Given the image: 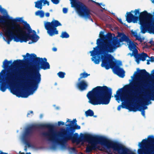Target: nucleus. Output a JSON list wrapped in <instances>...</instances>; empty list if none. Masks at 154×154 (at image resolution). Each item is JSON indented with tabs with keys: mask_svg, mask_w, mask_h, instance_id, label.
I'll return each mask as SVG.
<instances>
[{
	"mask_svg": "<svg viewBox=\"0 0 154 154\" xmlns=\"http://www.w3.org/2000/svg\"><path fill=\"white\" fill-rule=\"evenodd\" d=\"M103 34V32H100V38L97 40V46L89 52L92 58H114L108 53L113 52L115 49L120 47V43L123 42L126 38L125 35L123 33L119 32L117 37L114 38L110 33L106 35Z\"/></svg>",
	"mask_w": 154,
	"mask_h": 154,
	"instance_id": "f257e3e1",
	"label": "nucleus"
},
{
	"mask_svg": "<svg viewBox=\"0 0 154 154\" xmlns=\"http://www.w3.org/2000/svg\"><path fill=\"white\" fill-rule=\"evenodd\" d=\"M137 70L138 72H135L132 78L137 76L141 81L137 82L134 81L130 85H125L124 89H119L116 91L115 97L117 98L120 96L122 101H127L133 103L136 96L143 93L146 88L144 80L149 77L150 75L145 69L140 70L137 68Z\"/></svg>",
	"mask_w": 154,
	"mask_h": 154,
	"instance_id": "f03ea898",
	"label": "nucleus"
},
{
	"mask_svg": "<svg viewBox=\"0 0 154 154\" xmlns=\"http://www.w3.org/2000/svg\"><path fill=\"white\" fill-rule=\"evenodd\" d=\"M26 24L23 27H21L19 24H16L14 26H11L10 29L8 30L5 32V36L6 37V41L8 44H10L13 39L17 42H26L29 40L32 41L29 44L35 42L39 38V37L36 34H31L32 29L29 25L25 22Z\"/></svg>",
	"mask_w": 154,
	"mask_h": 154,
	"instance_id": "7ed1b4c3",
	"label": "nucleus"
},
{
	"mask_svg": "<svg viewBox=\"0 0 154 154\" xmlns=\"http://www.w3.org/2000/svg\"><path fill=\"white\" fill-rule=\"evenodd\" d=\"M66 122H69V124H66V125L67 127V129L62 128L60 131L57 133L55 132L56 138V141L55 142H57L62 146H64L66 143L69 140H71L72 143L75 142L79 143L81 142L82 139V138L83 135L85 134H81L79 137L77 133H75L74 134L75 129H80L81 127L77 125V120L76 119H74L72 121H70L69 119H67Z\"/></svg>",
	"mask_w": 154,
	"mask_h": 154,
	"instance_id": "20e7f679",
	"label": "nucleus"
},
{
	"mask_svg": "<svg viewBox=\"0 0 154 154\" xmlns=\"http://www.w3.org/2000/svg\"><path fill=\"white\" fill-rule=\"evenodd\" d=\"M112 89L106 86H97L88 92L87 96L88 102L94 105H107L111 100Z\"/></svg>",
	"mask_w": 154,
	"mask_h": 154,
	"instance_id": "39448f33",
	"label": "nucleus"
},
{
	"mask_svg": "<svg viewBox=\"0 0 154 154\" xmlns=\"http://www.w3.org/2000/svg\"><path fill=\"white\" fill-rule=\"evenodd\" d=\"M48 128L49 129L47 132H44L42 133V135L46 137L48 140L52 142L56 141L55 134L54 131V126L48 124H33L26 128L23 135V140L28 147L31 146V144L29 142L28 139L32 136L35 129H43Z\"/></svg>",
	"mask_w": 154,
	"mask_h": 154,
	"instance_id": "423d86ee",
	"label": "nucleus"
},
{
	"mask_svg": "<svg viewBox=\"0 0 154 154\" xmlns=\"http://www.w3.org/2000/svg\"><path fill=\"white\" fill-rule=\"evenodd\" d=\"M32 74L33 73L31 71H25L23 75H26V77L22 76L21 79L22 82L29 84V87L31 90L30 93L27 92L26 89H23L22 91L19 92L18 94L17 93L14 89L11 90V92L19 97L27 98L31 94H32L37 89L41 80V75L38 71L35 72L33 77H32Z\"/></svg>",
	"mask_w": 154,
	"mask_h": 154,
	"instance_id": "0eeeda50",
	"label": "nucleus"
},
{
	"mask_svg": "<svg viewBox=\"0 0 154 154\" xmlns=\"http://www.w3.org/2000/svg\"><path fill=\"white\" fill-rule=\"evenodd\" d=\"M81 142H88L91 143L90 145L87 146L86 152L90 153L92 150H96L98 148L97 145L100 144L102 146H106V138L103 136H93L92 135L86 134L83 135Z\"/></svg>",
	"mask_w": 154,
	"mask_h": 154,
	"instance_id": "6e6552de",
	"label": "nucleus"
},
{
	"mask_svg": "<svg viewBox=\"0 0 154 154\" xmlns=\"http://www.w3.org/2000/svg\"><path fill=\"white\" fill-rule=\"evenodd\" d=\"M138 146L140 148L137 150L138 154H154V137L149 136L147 139L139 143Z\"/></svg>",
	"mask_w": 154,
	"mask_h": 154,
	"instance_id": "1a4fd4ad",
	"label": "nucleus"
},
{
	"mask_svg": "<svg viewBox=\"0 0 154 154\" xmlns=\"http://www.w3.org/2000/svg\"><path fill=\"white\" fill-rule=\"evenodd\" d=\"M6 73L5 69H3L0 72V90L3 92L6 91L8 87H11L16 81V76L14 72L8 73L4 79L2 77L4 76Z\"/></svg>",
	"mask_w": 154,
	"mask_h": 154,
	"instance_id": "9d476101",
	"label": "nucleus"
},
{
	"mask_svg": "<svg viewBox=\"0 0 154 154\" xmlns=\"http://www.w3.org/2000/svg\"><path fill=\"white\" fill-rule=\"evenodd\" d=\"M108 148H112L118 154H127L131 152V150L122 144L116 142H112L106 138V146Z\"/></svg>",
	"mask_w": 154,
	"mask_h": 154,
	"instance_id": "9b49d317",
	"label": "nucleus"
},
{
	"mask_svg": "<svg viewBox=\"0 0 154 154\" xmlns=\"http://www.w3.org/2000/svg\"><path fill=\"white\" fill-rule=\"evenodd\" d=\"M61 26V24L58 20L54 19L51 22H47L44 24V26L47 30V33L51 36L58 34L57 27Z\"/></svg>",
	"mask_w": 154,
	"mask_h": 154,
	"instance_id": "f8f14e48",
	"label": "nucleus"
},
{
	"mask_svg": "<svg viewBox=\"0 0 154 154\" xmlns=\"http://www.w3.org/2000/svg\"><path fill=\"white\" fill-rule=\"evenodd\" d=\"M72 7L75 8L78 13L80 16L84 17L86 18L89 19L93 22L90 15V10L82 3L78 1Z\"/></svg>",
	"mask_w": 154,
	"mask_h": 154,
	"instance_id": "ddd939ff",
	"label": "nucleus"
},
{
	"mask_svg": "<svg viewBox=\"0 0 154 154\" xmlns=\"http://www.w3.org/2000/svg\"><path fill=\"white\" fill-rule=\"evenodd\" d=\"M8 21L9 22H10L12 23V25L10 26L9 28H8L6 31L5 33L9 29H10L11 27L14 26L16 24V23L17 22H21L23 23L24 24L25 26L27 23L26 21L23 20L22 18H17L15 19H13L11 17H10L8 15L2 16H0V23H5L6 21Z\"/></svg>",
	"mask_w": 154,
	"mask_h": 154,
	"instance_id": "4468645a",
	"label": "nucleus"
},
{
	"mask_svg": "<svg viewBox=\"0 0 154 154\" xmlns=\"http://www.w3.org/2000/svg\"><path fill=\"white\" fill-rule=\"evenodd\" d=\"M117 61L115 58H102L101 66L107 70L112 69Z\"/></svg>",
	"mask_w": 154,
	"mask_h": 154,
	"instance_id": "2eb2a0df",
	"label": "nucleus"
},
{
	"mask_svg": "<svg viewBox=\"0 0 154 154\" xmlns=\"http://www.w3.org/2000/svg\"><path fill=\"white\" fill-rule=\"evenodd\" d=\"M141 25V32L142 33H145L147 31L150 33H153L154 34V25L151 22H143L140 23Z\"/></svg>",
	"mask_w": 154,
	"mask_h": 154,
	"instance_id": "dca6fc26",
	"label": "nucleus"
},
{
	"mask_svg": "<svg viewBox=\"0 0 154 154\" xmlns=\"http://www.w3.org/2000/svg\"><path fill=\"white\" fill-rule=\"evenodd\" d=\"M140 9H135L134 11V15L131 12H133V11L131 12H127L126 16V20L128 23H130L132 22L134 23H136L138 20V16H137V14H139V10Z\"/></svg>",
	"mask_w": 154,
	"mask_h": 154,
	"instance_id": "f3484780",
	"label": "nucleus"
},
{
	"mask_svg": "<svg viewBox=\"0 0 154 154\" xmlns=\"http://www.w3.org/2000/svg\"><path fill=\"white\" fill-rule=\"evenodd\" d=\"M118 62L117 61L112 69L114 74L119 77L123 78L125 75V72L122 68L120 67L119 64L118 63Z\"/></svg>",
	"mask_w": 154,
	"mask_h": 154,
	"instance_id": "a211bd4d",
	"label": "nucleus"
},
{
	"mask_svg": "<svg viewBox=\"0 0 154 154\" xmlns=\"http://www.w3.org/2000/svg\"><path fill=\"white\" fill-rule=\"evenodd\" d=\"M125 37L126 38H125V39H125L123 42L125 41L128 44V47L130 50L131 51H132V53H129L128 54V55H130V57H132L134 56L133 52H134V50L135 51L136 50H137L136 48V46L134 44V43L126 35Z\"/></svg>",
	"mask_w": 154,
	"mask_h": 154,
	"instance_id": "6ab92c4d",
	"label": "nucleus"
},
{
	"mask_svg": "<svg viewBox=\"0 0 154 154\" xmlns=\"http://www.w3.org/2000/svg\"><path fill=\"white\" fill-rule=\"evenodd\" d=\"M152 17V15L151 14L148 13L146 11H145L140 13L138 20H139L140 23H142L145 22V20L149 19Z\"/></svg>",
	"mask_w": 154,
	"mask_h": 154,
	"instance_id": "aec40b11",
	"label": "nucleus"
},
{
	"mask_svg": "<svg viewBox=\"0 0 154 154\" xmlns=\"http://www.w3.org/2000/svg\"><path fill=\"white\" fill-rule=\"evenodd\" d=\"M141 104L143 106L141 105H138L136 107L137 108H142V110H144L147 108V107L146 105H148L149 104H150L151 102L150 101V99H144L143 98H140L139 99Z\"/></svg>",
	"mask_w": 154,
	"mask_h": 154,
	"instance_id": "412c9836",
	"label": "nucleus"
},
{
	"mask_svg": "<svg viewBox=\"0 0 154 154\" xmlns=\"http://www.w3.org/2000/svg\"><path fill=\"white\" fill-rule=\"evenodd\" d=\"M151 72L152 73L151 76L152 79L151 80V82L152 85L151 86V91L149 93L148 96L150 100L154 101V83L153 81L154 78L153 76V75H154V69L152 70Z\"/></svg>",
	"mask_w": 154,
	"mask_h": 154,
	"instance_id": "4be33fe9",
	"label": "nucleus"
},
{
	"mask_svg": "<svg viewBox=\"0 0 154 154\" xmlns=\"http://www.w3.org/2000/svg\"><path fill=\"white\" fill-rule=\"evenodd\" d=\"M133 57L134 58H154V57L152 56L149 57L147 54L144 52L139 54L137 50H134Z\"/></svg>",
	"mask_w": 154,
	"mask_h": 154,
	"instance_id": "5701e85b",
	"label": "nucleus"
},
{
	"mask_svg": "<svg viewBox=\"0 0 154 154\" xmlns=\"http://www.w3.org/2000/svg\"><path fill=\"white\" fill-rule=\"evenodd\" d=\"M88 86L87 83L84 80L80 81L77 84L78 88L81 91L85 90Z\"/></svg>",
	"mask_w": 154,
	"mask_h": 154,
	"instance_id": "b1692460",
	"label": "nucleus"
},
{
	"mask_svg": "<svg viewBox=\"0 0 154 154\" xmlns=\"http://www.w3.org/2000/svg\"><path fill=\"white\" fill-rule=\"evenodd\" d=\"M39 64L40 65L41 68L44 70L50 69V66L49 63L48 62L43 61V60L40 61Z\"/></svg>",
	"mask_w": 154,
	"mask_h": 154,
	"instance_id": "393cba45",
	"label": "nucleus"
},
{
	"mask_svg": "<svg viewBox=\"0 0 154 154\" xmlns=\"http://www.w3.org/2000/svg\"><path fill=\"white\" fill-rule=\"evenodd\" d=\"M128 109L130 111H133L134 112H135L137 111L141 112V114L143 116H145V111L144 110H142V108H137L136 106H133V107L131 106L128 108Z\"/></svg>",
	"mask_w": 154,
	"mask_h": 154,
	"instance_id": "a878e982",
	"label": "nucleus"
},
{
	"mask_svg": "<svg viewBox=\"0 0 154 154\" xmlns=\"http://www.w3.org/2000/svg\"><path fill=\"white\" fill-rule=\"evenodd\" d=\"M44 0H38L35 2V7L38 9H41L42 7V3Z\"/></svg>",
	"mask_w": 154,
	"mask_h": 154,
	"instance_id": "bb28decb",
	"label": "nucleus"
},
{
	"mask_svg": "<svg viewBox=\"0 0 154 154\" xmlns=\"http://www.w3.org/2000/svg\"><path fill=\"white\" fill-rule=\"evenodd\" d=\"M22 57L23 58H40L37 57L36 55L34 53L30 54L29 53H26L25 55H22Z\"/></svg>",
	"mask_w": 154,
	"mask_h": 154,
	"instance_id": "cd10ccee",
	"label": "nucleus"
},
{
	"mask_svg": "<svg viewBox=\"0 0 154 154\" xmlns=\"http://www.w3.org/2000/svg\"><path fill=\"white\" fill-rule=\"evenodd\" d=\"M90 75V74H88L85 72L80 74V77L78 79V81H80L81 79L83 78H87L88 76Z\"/></svg>",
	"mask_w": 154,
	"mask_h": 154,
	"instance_id": "c85d7f7f",
	"label": "nucleus"
},
{
	"mask_svg": "<svg viewBox=\"0 0 154 154\" xmlns=\"http://www.w3.org/2000/svg\"><path fill=\"white\" fill-rule=\"evenodd\" d=\"M86 116H92L94 115V112L91 109H89L85 112Z\"/></svg>",
	"mask_w": 154,
	"mask_h": 154,
	"instance_id": "c756f323",
	"label": "nucleus"
},
{
	"mask_svg": "<svg viewBox=\"0 0 154 154\" xmlns=\"http://www.w3.org/2000/svg\"><path fill=\"white\" fill-rule=\"evenodd\" d=\"M44 12L42 11H38L35 12V15L37 16H39L40 17H43L44 16Z\"/></svg>",
	"mask_w": 154,
	"mask_h": 154,
	"instance_id": "7c9ffc66",
	"label": "nucleus"
},
{
	"mask_svg": "<svg viewBox=\"0 0 154 154\" xmlns=\"http://www.w3.org/2000/svg\"><path fill=\"white\" fill-rule=\"evenodd\" d=\"M10 62L7 60H5L3 63V67L5 69H8L9 67Z\"/></svg>",
	"mask_w": 154,
	"mask_h": 154,
	"instance_id": "2f4dec72",
	"label": "nucleus"
},
{
	"mask_svg": "<svg viewBox=\"0 0 154 154\" xmlns=\"http://www.w3.org/2000/svg\"><path fill=\"white\" fill-rule=\"evenodd\" d=\"M69 36V34L66 32H62L60 37L62 38H67Z\"/></svg>",
	"mask_w": 154,
	"mask_h": 154,
	"instance_id": "473e14b6",
	"label": "nucleus"
},
{
	"mask_svg": "<svg viewBox=\"0 0 154 154\" xmlns=\"http://www.w3.org/2000/svg\"><path fill=\"white\" fill-rule=\"evenodd\" d=\"M23 60H43V61L47 62V58H23Z\"/></svg>",
	"mask_w": 154,
	"mask_h": 154,
	"instance_id": "72a5a7b5",
	"label": "nucleus"
},
{
	"mask_svg": "<svg viewBox=\"0 0 154 154\" xmlns=\"http://www.w3.org/2000/svg\"><path fill=\"white\" fill-rule=\"evenodd\" d=\"M102 58H91L92 61H93L95 64H98L100 62L102 61Z\"/></svg>",
	"mask_w": 154,
	"mask_h": 154,
	"instance_id": "f704fd0d",
	"label": "nucleus"
},
{
	"mask_svg": "<svg viewBox=\"0 0 154 154\" xmlns=\"http://www.w3.org/2000/svg\"><path fill=\"white\" fill-rule=\"evenodd\" d=\"M57 75L61 78H63L64 77L65 73L62 72H59L57 73Z\"/></svg>",
	"mask_w": 154,
	"mask_h": 154,
	"instance_id": "c9c22d12",
	"label": "nucleus"
},
{
	"mask_svg": "<svg viewBox=\"0 0 154 154\" xmlns=\"http://www.w3.org/2000/svg\"><path fill=\"white\" fill-rule=\"evenodd\" d=\"M125 104L123 102H122V103L121 105H119L117 108V109L118 110L120 111V110L121 107H122V108H125Z\"/></svg>",
	"mask_w": 154,
	"mask_h": 154,
	"instance_id": "e433bc0d",
	"label": "nucleus"
},
{
	"mask_svg": "<svg viewBox=\"0 0 154 154\" xmlns=\"http://www.w3.org/2000/svg\"><path fill=\"white\" fill-rule=\"evenodd\" d=\"M0 12L2 14H7L6 11L4 8H2L1 5H0Z\"/></svg>",
	"mask_w": 154,
	"mask_h": 154,
	"instance_id": "4c0bfd02",
	"label": "nucleus"
},
{
	"mask_svg": "<svg viewBox=\"0 0 154 154\" xmlns=\"http://www.w3.org/2000/svg\"><path fill=\"white\" fill-rule=\"evenodd\" d=\"M71 1V7H72L77 2V0H70Z\"/></svg>",
	"mask_w": 154,
	"mask_h": 154,
	"instance_id": "58836bf2",
	"label": "nucleus"
},
{
	"mask_svg": "<svg viewBox=\"0 0 154 154\" xmlns=\"http://www.w3.org/2000/svg\"><path fill=\"white\" fill-rule=\"evenodd\" d=\"M135 37L136 38L137 40L140 42H143V40L140 36L137 35Z\"/></svg>",
	"mask_w": 154,
	"mask_h": 154,
	"instance_id": "ea45409f",
	"label": "nucleus"
},
{
	"mask_svg": "<svg viewBox=\"0 0 154 154\" xmlns=\"http://www.w3.org/2000/svg\"><path fill=\"white\" fill-rule=\"evenodd\" d=\"M53 3L55 4H57L59 3L60 0H51Z\"/></svg>",
	"mask_w": 154,
	"mask_h": 154,
	"instance_id": "a19ab883",
	"label": "nucleus"
},
{
	"mask_svg": "<svg viewBox=\"0 0 154 154\" xmlns=\"http://www.w3.org/2000/svg\"><path fill=\"white\" fill-rule=\"evenodd\" d=\"M65 125L64 122L62 121H60L58 122V125L59 126H60L61 125Z\"/></svg>",
	"mask_w": 154,
	"mask_h": 154,
	"instance_id": "79ce46f5",
	"label": "nucleus"
},
{
	"mask_svg": "<svg viewBox=\"0 0 154 154\" xmlns=\"http://www.w3.org/2000/svg\"><path fill=\"white\" fill-rule=\"evenodd\" d=\"M131 33L134 37H135L137 35V32H136L133 31L132 30L131 31Z\"/></svg>",
	"mask_w": 154,
	"mask_h": 154,
	"instance_id": "37998d69",
	"label": "nucleus"
},
{
	"mask_svg": "<svg viewBox=\"0 0 154 154\" xmlns=\"http://www.w3.org/2000/svg\"><path fill=\"white\" fill-rule=\"evenodd\" d=\"M63 12L64 14H66L67 12L68 9L66 8H63Z\"/></svg>",
	"mask_w": 154,
	"mask_h": 154,
	"instance_id": "c03bdc74",
	"label": "nucleus"
},
{
	"mask_svg": "<svg viewBox=\"0 0 154 154\" xmlns=\"http://www.w3.org/2000/svg\"><path fill=\"white\" fill-rule=\"evenodd\" d=\"M106 152L108 154H113L112 151L110 149H108L106 150Z\"/></svg>",
	"mask_w": 154,
	"mask_h": 154,
	"instance_id": "a18cd8bd",
	"label": "nucleus"
},
{
	"mask_svg": "<svg viewBox=\"0 0 154 154\" xmlns=\"http://www.w3.org/2000/svg\"><path fill=\"white\" fill-rule=\"evenodd\" d=\"M137 58H135V61L138 64H139L140 63V61L141 60L140 59H137Z\"/></svg>",
	"mask_w": 154,
	"mask_h": 154,
	"instance_id": "49530a36",
	"label": "nucleus"
},
{
	"mask_svg": "<svg viewBox=\"0 0 154 154\" xmlns=\"http://www.w3.org/2000/svg\"><path fill=\"white\" fill-rule=\"evenodd\" d=\"M47 4L48 5H49V2H48L47 1V0H45L44 2V5H45V4Z\"/></svg>",
	"mask_w": 154,
	"mask_h": 154,
	"instance_id": "de8ad7c7",
	"label": "nucleus"
},
{
	"mask_svg": "<svg viewBox=\"0 0 154 154\" xmlns=\"http://www.w3.org/2000/svg\"><path fill=\"white\" fill-rule=\"evenodd\" d=\"M30 113L33 114V112L32 111H30L29 112H28L27 114V117L30 114Z\"/></svg>",
	"mask_w": 154,
	"mask_h": 154,
	"instance_id": "09e8293b",
	"label": "nucleus"
},
{
	"mask_svg": "<svg viewBox=\"0 0 154 154\" xmlns=\"http://www.w3.org/2000/svg\"><path fill=\"white\" fill-rule=\"evenodd\" d=\"M45 15L46 17H48L50 16V13L48 12L46 13Z\"/></svg>",
	"mask_w": 154,
	"mask_h": 154,
	"instance_id": "8fccbe9b",
	"label": "nucleus"
},
{
	"mask_svg": "<svg viewBox=\"0 0 154 154\" xmlns=\"http://www.w3.org/2000/svg\"><path fill=\"white\" fill-rule=\"evenodd\" d=\"M52 50L54 51L55 52L57 51V48H56L55 47H54L52 48Z\"/></svg>",
	"mask_w": 154,
	"mask_h": 154,
	"instance_id": "3c124183",
	"label": "nucleus"
},
{
	"mask_svg": "<svg viewBox=\"0 0 154 154\" xmlns=\"http://www.w3.org/2000/svg\"><path fill=\"white\" fill-rule=\"evenodd\" d=\"M118 20L119 23H120L121 24H123V23L122 22V20L121 19H118Z\"/></svg>",
	"mask_w": 154,
	"mask_h": 154,
	"instance_id": "603ef678",
	"label": "nucleus"
},
{
	"mask_svg": "<svg viewBox=\"0 0 154 154\" xmlns=\"http://www.w3.org/2000/svg\"><path fill=\"white\" fill-rule=\"evenodd\" d=\"M149 60L151 62H154V58H149Z\"/></svg>",
	"mask_w": 154,
	"mask_h": 154,
	"instance_id": "864d4df0",
	"label": "nucleus"
},
{
	"mask_svg": "<svg viewBox=\"0 0 154 154\" xmlns=\"http://www.w3.org/2000/svg\"><path fill=\"white\" fill-rule=\"evenodd\" d=\"M147 63H146L147 64V65L149 64H150L149 61H150L149 60H147Z\"/></svg>",
	"mask_w": 154,
	"mask_h": 154,
	"instance_id": "5fc2aeb1",
	"label": "nucleus"
},
{
	"mask_svg": "<svg viewBox=\"0 0 154 154\" xmlns=\"http://www.w3.org/2000/svg\"><path fill=\"white\" fill-rule=\"evenodd\" d=\"M140 59L141 60L144 61L146 60V58H140Z\"/></svg>",
	"mask_w": 154,
	"mask_h": 154,
	"instance_id": "6e6d98bb",
	"label": "nucleus"
},
{
	"mask_svg": "<svg viewBox=\"0 0 154 154\" xmlns=\"http://www.w3.org/2000/svg\"><path fill=\"white\" fill-rule=\"evenodd\" d=\"M96 4L99 6H100L101 5H102L101 3H99L98 2H95Z\"/></svg>",
	"mask_w": 154,
	"mask_h": 154,
	"instance_id": "4d7b16f0",
	"label": "nucleus"
},
{
	"mask_svg": "<svg viewBox=\"0 0 154 154\" xmlns=\"http://www.w3.org/2000/svg\"><path fill=\"white\" fill-rule=\"evenodd\" d=\"M127 154H135L133 152L131 151V152H129V153H128Z\"/></svg>",
	"mask_w": 154,
	"mask_h": 154,
	"instance_id": "13d9d810",
	"label": "nucleus"
},
{
	"mask_svg": "<svg viewBox=\"0 0 154 154\" xmlns=\"http://www.w3.org/2000/svg\"><path fill=\"white\" fill-rule=\"evenodd\" d=\"M0 154H7V153L3 152L0 151Z\"/></svg>",
	"mask_w": 154,
	"mask_h": 154,
	"instance_id": "bf43d9fd",
	"label": "nucleus"
},
{
	"mask_svg": "<svg viewBox=\"0 0 154 154\" xmlns=\"http://www.w3.org/2000/svg\"><path fill=\"white\" fill-rule=\"evenodd\" d=\"M149 43H150L151 45H153V42L152 41H150L149 42Z\"/></svg>",
	"mask_w": 154,
	"mask_h": 154,
	"instance_id": "052dcab7",
	"label": "nucleus"
},
{
	"mask_svg": "<svg viewBox=\"0 0 154 154\" xmlns=\"http://www.w3.org/2000/svg\"><path fill=\"white\" fill-rule=\"evenodd\" d=\"M72 150L73 151H75L76 150V149L75 148L73 147L72 148Z\"/></svg>",
	"mask_w": 154,
	"mask_h": 154,
	"instance_id": "680f3d73",
	"label": "nucleus"
},
{
	"mask_svg": "<svg viewBox=\"0 0 154 154\" xmlns=\"http://www.w3.org/2000/svg\"><path fill=\"white\" fill-rule=\"evenodd\" d=\"M56 146H55V145H53V146H52V148L53 149H55V148H56Z\"/></svg>",
	"mask_w": 154,
	"mask_h": 154,
	"instance_id": "e2e57ef3",
	"label": "nucleus"
},
{
	"mask_svg": "<svg viewBox=\"0 0 154 154\" xmlns=\"http://www.w3.org/2000/svg\"><path fill=\"white\" fill-rule=\"evenodd\" d=\"M32 31L33 32V33H34V35H35V34H36V32L34 30H33Z\"/></svg>",
	"mask_w": 154,
	"mask_h": 154,
	"instance_id": "0e129e2a",
	"label": "nucleus"
},
{
	"mask_svg": "<svg viewBox=\"0 0 154 154\" xmlns=\"http://www.w3.org/2000/svg\"><path fill=\"white\" fill-rule=\"evenodd\" d=\"M40 118H42V117H43V115H42V114H41V115H40Z\"/></svg>",
	"mask_w": 154,
	"mask_h": 154,
	"instance_id": "69168bd1",
	"label": "nucleus"
},
{
	"mask_svg": "<svg viewBox=\"0 0 154 154\" xmlns=\"http://www.w3.org/2000/svg\"><path fill=\"white\" fill-rule=\"evenodd\" d=\"M93 116H94V117H97V116H94V115Z\"/></svg>",
	"mask_w": 154,
	"mask_h": 154,
	"instance_id": "338daca9",
	"label": "nucleus"
},
{
	"mask_svg": "<svg viewBox=\"0 0 154 154\" xmlns=\"http://www.w3.org/2000/svg\"><path fill=\"white\" fill-rule=\"evenodd\" d=\"M20 154H25L24 152H22Z\"/></svg>",
	"mask_w": 154,
	"mask_h": 154,
	"instance_id": "774afa93",
	"label": "nucleus"
}]
</instances>
